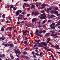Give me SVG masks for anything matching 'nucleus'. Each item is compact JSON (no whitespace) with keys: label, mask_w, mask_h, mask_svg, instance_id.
Masks as SVG:
<instances>
[{"label":"nucleus","mask_w":60,"mask_h":60,"mask_svg":"<svg viewBox=\"0 0 60 60\" xmlns=\"http://www.w3.org/2000/svg\"><path fill=\"white\" fill-rule=\"evenodd\" d=\"M55 25V23L52 22V23L51 24L50 26V27H51L50 28L52 29H55L56 28L54 27H52V26H54V25Z\"/></svg>","instance_id":"obj_1"},{"label":"nucleus","mask_w":60,"mask_h":60,"mask_svg":"<svg viewBox=\"0 0 60 60\" xmlns=\"http://www.w3.org/2000/svg\"><path fill=\"white\" fill-rule=\"evenodd\" d=\"M19 11L20 13H21L22 12V11L20 10H18L15 13V14H16L15 16H17L19 15Z\"/></svg>","instance_id":"obj_2"},{"label":"nucleus","mask_w":60,"mask_h":60,"mask_svg":"<svg viewBox=\"0 0 60 60\" xmlns=\"http://www.w3.org/2000/svg\"><path fill=\"white\" fill-rule=\"evenodd\" d=\"M39 17L41 19H46V15H44V16H43L42 17H41L40 16H39Z\"/></svg>","instance_id":"obj_3"},{"label":"nucleus","mask_w":60,"mask_h":60,"mask_svg":"<svg viewBox=\"0 0 60 60\" xmlns=\"http://www.w3.org/2000/svg\"><path fill=\"white\" fill-rule=\"evenodd\" d=\"M42 44L44 46L47 47V45H48V44H47V43L44 42H42Z\"/></svg>","instance_id":"obj_4"},{"label":"nucleus","mask_w":60,"mask_h":60,"mask_svg":"<svg viewBox=\"0 0 60 60\" xmlns=\"http://www.w3.org/2000/svg\"><path fill=\"white\" fill-rule=\"evenodd\" d=\"M9 47H10V48L11 47H14V45L13 44H9L8 45Z\"/></svg>","instance_id":"obj_5"},{"label":"nucleus","mask_w":60,"mask_h":60,"mask_svg":"<svg viewBox=\"0 0 60 60\" xmlns=\"http://www.w3.org/2000/svg\"><path fill=\"white\" fill-rule=\"evenodd\" d=\"M15 52L16 54H18V53L19 54V53H20V51H19V50H15Z\"/></svg>","instance_id":"obj_6"},{"label":"nucleus","mask_w":60,"mask_h":60,"mask_svg":"<svg viewBox=\"0 0 60 60\" xmlns=\"http://www.w3.org/2000/svg\"><path fill=\"white\" fill-rule=\"evenodd\" d=\"M35 5H32L30 7V8L32 9H34V8H35Z\"/></svg>","instance_id":"obj_7"},{"label":"nucleus","mask_w":60,"mask_h":60,"mask_svg":"<svg viewBox=\"0 0 60 60\" xmlns=\"http://www.w3.org/2000/svg\"><path fill=\"white\" fill-rule=\"evenodd\" d=\"M55 47L56 49H60V48L59 47V46L58 45H56Z\"/></svg>","instance_id":"obj_8"},{"label":"nucleus","mask_w":60,"mask_h":60,"mask_svg":"<svg viewBox=\"0 0 60 60\" xmlns=\"http://www.w3.org/2000/svg\"><path fill=\"white\" fill-rule=\"evenodd\" d=\"M39 14V12H36L34 14V15L35 16H36V15H37L38 14Z\"/></svg>","instance_id":"obj_9"},{"label":"nucleus","mask_w":60,"mask_h":60,"mask_svg":"<svg viewBox=\"0 0 60 60\" xmlns=\"http://www.w3.org/2000/svg\"><path fill=\"white\" fill-rule=\"evenodd\" d=\"M37 20H36V18H33L32 20V22H35Z\"/></svg>","instance_id":"obj_10"},{"label":"nucleus","mask_w":60,"mask_h":60,"mask_svg":"<svg viewBox=\"0 0 60 60\" xmlns=\"http://www.w3.org/2000/svg\"><path fill=\"white\" fill-rule=\"evenodd\" d=\"M38 32H39V30H36V34L37 35H38Z\"/></svg>","instance_id":"obj_11"},{"label":"nucleus","mask_w":60,"mask_h":60,"mask_svg":"<svg viewBox=\"0 0 60 60\" xmlns=\"http://www.w3.org/2000/svg\"><path fill=\"white\" fill-rule=\"evenodd\" d=\"M1 39L2 40H4L5 39V37H4V36L2 37L1 38V37H0V40H1Z\"/></svg>","instance_id":"obj_12"},{"label":"nucleus","mask_w":60,"mask_h":60,"mask_svg":"<svg viewBox=\"0 0 60 60\" xmlns=\"http://www.w3.org/2000/svg\"><path fill=\"white\" fill-rule=\"evenodd\" d=\"M41 13H43V15H45V11L44 10L42 11H41Z\"/></svg>","instance_id":"obj_13"},{"label":"nucleus","mask_w":60,"mask_h":60,"mask_svg":"<svg viewBox=\"0 0 60 60\" xmlns=\"http://www.w3.org/2000/svg\"><path fill=\"white\" fill-rule=\"evenodd\" d=\"M50 34V33H47L45 34V36H49V35Z\"/></svg>","instance_id":"obj_14"},{"label":"nucleus","mask_w":60,"mask_h":60,"mask_svg":"<svg viewBox=\"0 0 60 60\" xmlns=\"http://www.w3.org/2000/svg\"><path fill=\"white\" fill-rule=\"evenodd\" d=\"M5 57V55H4L3 54H1L0 55V57Z\"/></svg>","instance_id":"obj_15"},{"label":"nucleus","mask_w":60,"mask_h":60,"mask_svg":"<svg viewBox=\"0 0 60 60\" xmlns=\"http://www.w3.org/2000/svg\"><path fill=\"white\" fill-rule=\"evenodd\" d=\"M54 13L55 14H58V11H55L54 12Z\"/></svg>","instance_id":"obj_16"},{"label":"nucleus","mask_w":60,"mask_h":60,"mask_svg":"<svg viewBox=\"0 0 60 60\" xmlns=\"http://www.w3.org/2000/svg\"><path fill=\"white\" fill-rule=\"evenodd\" d=\"M17 18L18 19H20L21 20H22V17H17Z\"/></svg>","instance_id":"obj_17"},{"label":"nucleus","mask_w":60,"mask_h":60,"mask_svg":"<svg viewBox=\"0 0 60 60\" xmlns=\"http://www.w3.org/2000/svg\"><path fill=\"white\" fill-rule=\"evenodd\" d=\"M13 7V5H11V6L10 9V10H11V8H12Z\"/></svg>","instance_id":"obj_18"},{"label":"nucleus","mask_w":60,"mask_h":60,"mask_svg":"<svg viewBox=\"0 0 60 60\" xmlns=\"http://www.w3.org/2000/svg\"><path fill=\"white\" fill-rule=\"evenodd\" d=\"M10 56L11 57V58L12 59H13L14 58V57H13V56H12V54H10Z\"/></svg>","instance_id":"obj_19"},{"label":"nucleus","mask_w":60,"mask_h":60,"mask_svg":"<svg viewBox=\"0 0 60 60\" xmlns=\"http://www.w3.org/2000/svg\"><path fill=\"white\" fill-rule=\"evenodd\" d=\"M42 6L43 7H45L46 6V4H43L42 5Z\"/></svg>","instance_id":"obj_20"},{"label":"nucleus","mask_w":60,"mask_h":60,"mask_svg":"<svg viewBox=\"0 0 60 60\" xmlns=\"http://www.w3.org/2000/svg\"><path fill=\"white\" fill-rule=\"evenodd\" d=\"M9 44H6L4 45L5 47H8L9 46Z\"/></svg>","instance_id":"obj_21"},{"label":"nucleus","mask_w":60,"mask_h":60,"mask_svg":"<svg viewBox=\"0 0 60 60\" xmlns=\"http://www.w3.org/2000/svg\"><path fill=\"white\" fill-rule=\"evenodd\" d=\"M8 29L10 31H11L12 29V28L11 27H8Z\"/></svg>","instance_id":"obj_22"},{"label":"nucleus","mask_w":60,"mask_h":60,"mask_svg":"<svg viewBox=\"0 0 60 60\" xmlns=\"http://www.w3.org/2000/svg\"><path fill=\"white\" fill-rule=\"evenodd\" d=\"M37 36H40V37H42V35L41 34L40 35L39 34H38V35H37Z\"/></svg>","instance_id":"obj_23"},{"label":"nucleus","mask_w":60,"mask_h":60,"mask_svg":"<svg viewBox=\"0 0 60 60\" xmlns=\"http://www.w3.org/2000/svg\"><path fill=\"white\" fill-rule=\"evenodd\" d=\"M23 53L24 54H27V52L26 51H24L23 52Z\"/></svg>","instance_id":"obj_24"},{"label":"nucleus","mask_w":60,"mask_h":60,"mask_svg":"<svg viewBox=\"0 0 60 60\" xmlns=\"http://www.w3.org/2000/svg\"><path fill=\"white\" fill-rule=\"evenodd\" d=\"M47 10H48V11H49L51 10V8H47Z\"/></svg>","instance_id":"obj_25"},{"label":"nucleus","mask_w":60,"mask_h":60,"mask_svg":"<svg viewBox=\"0 0 60 60\" xmlns=\"http://www.w3.org/2000/svg\"><path fill=\"white\" fill-rule=\"evenodd\" d=\"M1 31H4V28H3V27H2L1 28Z\"/></svg>","instance_id":"obj_26"},{"label":"nucleus","mask_w":60,"mask_h":60,"mask_svg":"<svg viewBox=\"0 0 60 60\" xmlns=\"http://www.w3.org/2000/svg\"><path fill=\"white\" fill-rule=\"evenodd\" d=\"M50 12L51 13H54V11L52 10Z\"/></svg>","instance_id":"obj_27"},{"label":"nucleus","mask_w":60,"mask_h":60,"mask_svg":"<svg viewBox=\"0 0 60 60\" xmlns=\"http://www.w3.org/2000/svg\"><path fill=\"white\" fill-rule=\"evenodd\" d=\"M42 42H41V43H38V45H41V44H42Z\"/></svg>","instance_id":"obj_28"},{"label":"nucleus","mask_w":60,"mask_h":60,"mask_svg":"<svg viewBox=\"0 0 60 60\" xmlns=\"http://www.w3.org/2000/svg\"><path fill=\"white\" fill-rule=\"evenodd\" d=\"M50 40V38H49L48 39V41H49Z\"/></svg>","instance_id":"obj_29"},{"label":"nucleus","mask_w":60,"mask_h":60,"mask_svg":"<svg viewBox=\"0 0 60 60\" xmlns=\"http://www.w3.org/2000/svg\"><path fill=\"white\" fill-rule=\"evenodd\" d=\"M51 36H52L53 37H55V35L54 34H51Z\"/></svg>","instance_id":"obj_30"},{"label":"nucleus","mask_w":60,"mask_h":60,"mask_svg":"<svg viewBox=\"0 0 60 60\" xmlns=\"http://www.w3.org/2000/svg\"><path fill=\"white\" fill-rule=\"evenodd\" d=\"M43 32V31H42V30H41L39 32V33L41 34H42V33Z\"/></svg>","instance_id":"obj_31"},{"label":"nucleus","mask_w":60,"mask_h":60,"mask_svg":"<svg viewBox=\"0 0 60 60\" xmlns=\"http://www.w3.org/2000/svg\"><path fill=\"white\" fill-rule=\"evenodd\" d=\"M27 3H24V5H25V6H26V5H27Z\"/></svg>","instance_id":"obj_32"},{"label":"nucleus","mask_w":60,"mask_h":60,"mask_svg":"<svg viewBox=\"0 0 60 60\" xmlns=\"http://www.w3.org/2000/svg\"><path fill=\"white\" fill-rule=\"evenodd\" d=\"M19 17H21V16H22V17H24V15H19Z\"/></svg>","instance_id":"obj_33"},{"label":"nucleus","mask_w":60,"mask_h":60,"mask_svg":"<svg viewBox=\"0 0 60 60\" xmlns=\"http://www.w3.org/2000/svg\"><path fill=\"white\" fill-rule=\"evenodd\" d=\"M47 51H51V50L50 49H47Z\"/></svg>","instance_id":"obj_34"},{"label":"nucleus","mask_w":60,"mask_h":60,"mask_svg":"<svg viewBox=\"0 0 60 60\" xmlns=\"http://www.w3.org/2000/svg\"><path fill=\"white\" fill-rule=\"evenodd\" d=\"M35 42H37L36 44H37L39 43V42L37 41V40H36Z\"/></svg>","instance_id":"obj_35"},{"label":"nucleus","mask_w":60,"mask_h":60,"mask_svg":"<svg viewBox=\"0 0 60 60\" xmlns=\"http://www.w3.org/2000/svg\"><path fill=\"white\" fill-rule=\"evenodd\" d=\"M2 17L3 19H4V18H5V15H2Z\"/></svg>","instance_id":"obj_36"},{"label":"nucleus","mask_w":60,"mask_h":60,"mask_svg":"<svg viewBox=\"0 0 60 60\" xmlns=\"http://www.w3.org/2000/svg\"><path fill=\"white\" fill-rule=\"evenodd\" d=\"M16 9H17L15 7H14V8H13V9L14 10H16Z\"/></svg>","instance_id":"obj_37"},{"label":"nucleus","mask_w":60,"mask_h":60,"mask_svg":"<svg viewBox=\"0 0 60 60\" xmlns=\"http://www.w3.org/2000/svg\"><path fill=\"white\" fill-rule=\"evenodd\" d=\"M7 6L8 7V8H9L10 7V6H11L10 5H7Z\"/></svg>","instance_id":"obj_38"},{"label":"nucleus","mask_w":60,"mask_h":60,"mask_svg":"<svg viewBox=\"0 0 60 60\" xmlns=\"http://www.w3.org/2000/svg\"><path fill=\"white\" fill-rule=\"evenodd\" d=\"M59 26V23H58L56 25H55V26Z\"/></svg>","instance_id":"obj_39"},{"label":"nucleus","mask_w":60,"mask_h":60,"mask_svg":"<svg viewBox=\"0 0 60 60\" xmlns=\"http://www.w3.org/2000/svg\"><path fill=\"white\" fill-rule=\"evenodd\" d=\"M9 21L8 20L6 22V23H9Z\"/></svg>","instance_id":"obj_40"},{"label":"nucleus","mask_w":60,"mask_h":60,"mask_svg":"<svg viewBox=\"0 0 60 60\" xmlns=\"http://www.w3.org/2000/svg\"><path fill=\"white\" fill-rule=\"evenodd\" d=\"M55 33V31H52V34H54Z\"/></svg>","instance_id":"obj_41"},{"label":"nucleus","mask_w":60,"mask_h":60,"mask_svg":"<svg viewBox=\"0 0 60 60\" xmlns=\"http://www.w3.org/2000/svg\"><path fill=\"white\" fill-rule=\"evenodd\" d=\"M35 51H36V52L37 53H38V52H39V51H38V50H35Z\"/></svg>","instance_id":"obj_42"},{"label":"nucleus","mask_w":60,"mask_h":60,"mask_svg":"<svg viewBox=\"0 0 60 60\" xmlns=\"http://www.w3.org/2000/svg\"><path fill=\"white\" fill-rule=\"evenodd\" d=\"M30 34L31 35V36L33 37V34H32V33H31Z\"/></svg>","instance_id":"obj_43"},{"label":"nucleus","mask_w":60,"mask_h":60,"mask_svg":"<svg viewBox=\"0 0 60 60\" xmlns=\"http://www.w3.org/2000/svg\"><path fill=\"white\" fill-rule=\"evenodd\" d=\"M47 43L48 44V43H49V44H51V43L49 42V41H47Z\"/></svg>","instance_id":"obj_44"},{"label":"nucleus","mask_w":60,"mask_h":60,"mask_svg":"<svg viewBox=\"0 0 60 60\" xmlns=\"http://www.w3.org/2000/svg\"><path fill=\"white\" fill-rule=\"evenodd\" d=\"M35 54H36L37 56H39V54L37 53H35Z\"/></svg>","instance_id":"obj_45"},{"label":"nucleus","mask_w":60,"mask_h":60,"mask_svg":"<svg viewBox=\"0 0 60 60\" xmlns=\"http://www.w3.org/2000/svg\"><path fill=\"white\" fill-rule=\"evenodd\" d=\"M22 7L23 9H25V5H23Z\"/></svg>","instance_id":"obj_46"},{"label":"nucleus","mask_w":60,"mask_h":60,"mask_svg":"<svg viewBox=\"0 0 60 60\" xmlns=\"http://www.w3.org/2000/svg\"><path fill=\"white\" fill-rule=\"evenodd\" d=\"M24 42L25 44H26V43H27V41H24Z\"/></svg>","instance_id":"obj_47"},{"label":"nucleus","mask_w":60,"mask_h":60,"mask_svg":"<svg viewBox=\"0 0 60 60\" xmlns=\"http://www.w3.org/2000/svg\"><path fill=\"white\" fill-rule=\"evenodd\" d=\"M42 23L43 24H44V23H45V20H44L42 22Z\"/></svg>","instance_id":"obj_48"},{"label":"nucleus","mask_w":60,"mask_h":60,"mask_svg":"<svg viewBox=\"0 0 60 60\" xmlns=\"http://www.w3.org/2000/svg\"><path fill=\"white\" fill-rule=\"evenodd\" d=\"M23 18L24 20H26V19H27V18H26L25 17H23Z\"/></svg>","instance_id":"obj_49"},{"label":"nucleus","mask_w":60,"mask_h":60,"mask_svg":"<svg viewBox=\"0 0 60 60\" xmlns=\"http://www.w3.org/2000/svg\"><path fill=\"white\" fill-rule=\"evenodd\" d=\"M55 8L56 10H58V7H55Z\"/></svg>","instance_id":"obj_50"},{"label":"nucleus","mask_w":60,"mask_h":60,"mask_svg":"<svg viewBox=\"0 0 60 60\" xmlns=\"http://www.w3.org/2000/svg\"><path fill=\"white\" fill-rule=\"evenodd\" d=\"M37 46V45L36 44L34 45V47H36Z\"/></svg>","instance_id":"obj_51"},{"label":"nucleus","mask_w":60,"mask_h":60,"mask_svg":"<svg viewBox=\"0 0 60 60\" xmlns=\"http://www.w3.org/2000/svg\"><path fill=\"white\" fill-rule=\"evenodd\" d=\"M38 47H41V45H38Z\"/></svg>","instance_id":"obj_52"},{"label":"nucleus","mask_w":60,"mask_h":60,"mask_svg":"<svg viewBox=\"0 0 60 60\" xmlns=\"http://www.w3.org/2000/svg\"><path fill=\"white\" fill-rule=\"evenodd\" d=\"M43 27H46V26H45V25H43L42 26Z\"/></svg>","instance_id":"obj_53"},{"label":"nucleus","mask_w":60,"mask_h":60,"mask_svg":"<svg viewBox=\"0 0 60 60\" xmlns=\"http://www.w3.org/2000/svg\"><path fill=\"white\" fill-rule=\"evenodd\" d=\"M41 25H39L38 26L39 27H41Z\"/></svg>","instance_id":"obj_54"},{"label":"nucleus","mask_w":60,"mask_h":60,"mask_svg":"<svg viewBox=\"0 0 60 60\" xmlns=\"http://www.w3.org/2000/svg\"><path fill=\"white\" fill-rule=\"evenodd\" d=\"M43 14H41V17H43Z\"/></svg>","instance_id":"obj_55"},{"label":"nucleus","mask_w":60,"mask_h":60,"mask_svg":"<svg viewBox=\"0 0 60 60\" xmlns=\"http://www.w3.org/2000/svg\"><path fill=\"white\" fill-rule=\"evenodd\" d=\"M54 35H55V36H57V33H55L54 34Z\"/></svg>","instance_id":"obj_56"},{"label":"nucleus","mask_w":60,"mask_h":60,"mask_svg":"<svg viewBox=\"0 0 60 60\" xmlns=\"http://www.w3.org/2000/svg\"><path fill=\"white\" fill-rule=\"evenodd\" d=\"M30 14H28L27 15V17H29V16H30Z\"/></svg>","instance_id":"obj_57"},{"label":"nucleus","mask_w":60,"mask_h":60,"mask_svg":"<svg viewBox=\"0 0 60 60\" xmlns=\"http://www.w3.org/2000/svg\"><path fill=\"white\" fill-rule=\"evenodd\" d=\"M34 57L35 58H36V55H34Z\"/></svg>","instance_id":"obj_58"},{"label":"nucleus","mask_w":60,"mask_h":60,"mask_svg":"<svg viewBox=\"0 0 60 60\" xmlns=\"http://www.w3.org/2000/svg\"><path fill=\"white\" fill-rule=\"evenodd\" d=\"M51 56H52V58H54V56H53V55H51Z\"/></svg>","instance_id":"obj_59"},{"label":"nucleus","mask_w":60,"mask_h":60,"mask_svg":"<svg viewBox=\"0 0 60 60\" xmlns=\"http://www.w3.org/2000/svg\"><path fill=\"white\" fill-rule=\"evenodd\" d=\"M38 4L39 5H41V2H39L38 3Z\"/></svg>","instance_id":"obj_60"},{"label":"nucleus","mask_w":60,"mask_h":60,"mask_svg":"<svg viewBox=\"0 0 60 60\" xmlns=\"http://www.w3.org/2000/svg\"><path fill=\"white\" fill-rule=\"evenodd\" d=\"M26 34V33L25 32H24L23 33V35H25Z\"/></svg>","instance_id":"obj_61"},{"label":"nucleus","mask_w":60,"mask_h":60,"mask_svg":"<svg viewBox=\"0 0 60 60\" xmlns=\"http://www.w3.org/2000/svg\"><path fill=\"white\" fill-rule=\"evenodd\" d=\"M47 12L48 13H49V11L47 10Z\"/></svg>","instance_id":"obj_62"},{"label":"nucleus","mask_w":60,"mask_h":60,"mask_svg":"<svg viewBox=\"0 0 60 60\" xmlns=\"http://www.w3.org/2000/svg\"><path fill=\"white\" fill-rule=\"evenodd\" d=\"M6 60H11L9 59H6Z\"/></svg>","instance_id":"obj_63"},{"label":"nucleus","mask_w":60,"mask_h":60,"mask_svg":"<svg viewBox=\"0 0 60 60\" xmlns=\"http://www.w3.org/2000/svg\"><path fill=\"white\" fill-rule=\"evenodd\" d=\"M52 60H55V58H53L52 59Z\"/></svg>","instance_id":"obj_64"}]
</instances>
